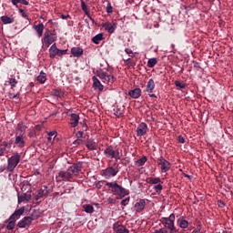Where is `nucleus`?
I'll list each match as a JSON object with an SVG mask.
<instances>
[{
    "mask_svg": "<svg viewBox=\"0 0 233 233\" xmlns=\"http://www.w3.org/2000/svg\"><path fill=\"white\" fill-rule=\"evenodd\" d=\"M157 65V58L153 57L148 59L147 61L148 68H154V66H156Z\"/></svg>",
    "mask_w": 233,
    "mask_h": 233,
    "instance_id": "e433bc0d",
    "label": "nucleus"
},
{
    "mask_svg": "<svg viewBox=\"0 0 233 233\" xmlns=\"http://www.w3.org/2000/svg\"><path fill=\"white\" fill-rule=\"evenodd\" d=\"M47 136L49 137H52L53 136H54V137H57V131L47 132Z\"/></svg>",
    "mask_w": 233,
    "mask_h": 233,
    "instance_id": "5fc2aeb1",
    "label": "nucleus"
},
{
    "mask_svg": "<svg viewBox=\"0 0 233 233\" xmlns=\"http://www.w3.org/2000/svg\"><path fill=\"white\" fill-rule=\"evenodd\" d=\"M58 17L60 18V19H64V20H66V19H70L71 17H70V15H63V14H59L58 15Z\"/></svg>",
    "mask_w": 233,
    "mask_h": 233,
    "instance_id": "603ef678",
    "label": "nucleus"
},
{
    "mask_svg": "<svg viewBox=\"0 0 233 233\" xmlns=\"http://www.w3.org/2000/svg\"><path fill=\"white\" fill-rule=\"evenodd\" d=\"M21 161V155H19V153H15L11 157H9L7 159V167H6V170L7 172H13L14 170H15V167H17V165H19Z\"/></svg>",
    "mask_w": 233,
    "mask_h": 233,
    "instance_id": "20e7f679",
    "label": "nucleus"
},
{
    "mask_svg": "<svg viewBox=\"0 0 233 233\" xmlns=\"http://www.w3.org/2000/svg\"><path fill=\"white\" fill-rule=\"evenodd\" d=\"M59 48H57V46L56 44H53L49 48L50 59H56V56H57Z\"/></svg>",
    "mask_w": 233,
    "mask_h": 233,
    "instance_id": "5701e85b",
    "label": "nucleus"
},
{
    "mask_svg": "<svg viewBox=\"0 0 233 233\" xmlns=\"http://www.w3.org/2000/svg\"><path fill=\"white\" fill-rule=\"evenodd\" d=\"M175 86H177V88H179V90H183V89L187 88V84H185L179 80L175 81Z\"/></svg>",
    "mask_w": 233,
    "mask_h": 233,
    "instance_id": "58836bf2",
    "label": "nucleus"
},
{
    "mask_svg": "<svg viewBox=\"0 0 233 233\" xmlns=\"http://www.w3.org/2000/svg\"><path fill=\"white\" fill-rule=\"evenodd\" d=\"M147 161H148V158H147V157L144 156L141 158L137 159L135 162V165H137V167H143L145 165V163H147Z\"/></svg>",
    "mask_w": 233,
    "mask_h": 233,
    "instance_id": "72a5a7b5",
    "label": "nucleus"
},
{
    "mask_svg": "<svg viewBox=\"0 0 233 233\" xmlns=\"http://www.w3.org/2000/svg\"><path fill=\"white\" fill-rule=\"evenodd\" d=\"M20 96V93H16L15 95H13V96H10V99H19Z\"/></svg>",
    "mask_w": 233,
    "mask_h": 233,
    "instance_id": "338daca9",
    "label": "nucleus"
},
{
    "mask_svg": "<svg viewBox=\"0 0 233 233\" xmlns=\"http://www.w3.org/2000/svg\"><path fill=\"white\" fill-rule=\"evenodd\" d=\"M83 48L81 47H72L71 48V54L73 57H81L83 56Z\"/></svg>",
    "mask_w": 233,
    "mask_h": 233,
    "instance_id": "cd10ccee",
    "label": "nucleus"
},
{
    "mask_svg": "<svg viewBox=\"0 0 233 233\" xmlns=\"http://www.w3.org/2000/svg\"><path fill=\"white\" fill-rule=\"evenodd\" d=\"M130 201V198H127L125 199H123L120 204L123 206V207H127L128 205V202Z\"/></svg>",
    "mask_w": 233,
    "mask_h": 233,
    "instance_id": "09e8293b",
    "label": "nucleus"
},
{
    "mask_svg": "<svg viewBox=\"0 0 233 233\" xmlns=\"http://www.w3.org/2000/svg\"><path fill=\"white\" fill-rule=\"evenodd\" d=\"M106 12L108 14H112V12H114V7H112V4H110V2L107 3Z\"/></svg>",
    "mask_w": 233,
    "mask_h": 233,
    "instance_id": "de8ad7c7",
    "label": "nucleus"
},
{
    "mask_svg": "<svg viewBox=\"0 0 233 233\" xmlns=\"http://www.w3.org/2000/svg\"><path fill=\"white\" fill-rule=\"evenodd\" d=\"M8 224L6 226V229L7 230H14V228H15V221L16 220H14V219H10L8 218Z\"/></svg>",
    "mask_w": 233,
    "mask_h": 233,
    "instance_id": "4c0bfd02",
    "label": "nucleus"
},
{
    "mask_svg": "<svg viewBox=\"0 0 233 233\" xmlns=\"http://www.w3.org/2000/svg\"><path fill=\"white\" fill-rule=\"evenodd\" d=\"M199 232H201V224H198V225L197 226V228H195V229L192 231V233H199Z\"/></svg>",
    "mask_w": 233,
    "mask_h": 233,
    "instance_id": "bf43d9fd",
    "label": "nucleus"
},
{
    "mask_svg": "<svg viewBox=\"0 0 233 233\" xmlns=\"http://www.w3.org/2000/svg\"><path fill=\"white\" fill-rule=\"evenodd\" d=\"M74 147H79V145H83V139L77 138L73 142Z\"/></svg>",
    "mask_w": 233,
    "mask_h": 233,
    "instance_id": "a18cd8bd",
    "label": "nucleus"
},
{
    "mask_svg": "<svg viewBox=\"0 0 233 233\" xmlns=\"http://www.w3.org/2000/svg\"><path fill=\"white\" fill-rule=\"evenodd\" d=\"M102 26L106 30V32H108V34H114V32H116V28H117V25L116 23L113 25L110 23H105Z\"/></svg>",
    "mask_w": 233,
    "mask_h": 233,
    "instance_id": "6ab92c4d",
    "label": "nucleus"
},
{
    "mask_svg": "<svg viewBox=\"0 0 233 233\" xmlns=\"http://www.w3.org/2000/svg\"><path fill=\"white\" fill-rule=\"evenodd\" d=\"M218 207L219 208H225V202L223 200H218Z\"/></svg>",
    "mask_w": 233,
    "mask_h": 233,
    "instance_id": "13d9d810",
    "label": "nucleus"
},
{
    "mask_svg": "<svg viewBox=\"0 0 233 233\" xmlns=\"http://www.w3.org/2000/svg\"><path fill=\"white\" fill-rule=\"evenodd\" d=\"M96 76L97 77H99V79H101V81L106 83V85H113V83H116V77L113 75L103 71V69L96 71Z\"/></svg>",
    "mask_w": 233,
    "mask_h": 233,
    "instance_id": "39448f33",
    "label": "nucleus"
},
{
    "mask_svg": "<svg viewBox=\"0 0 233 233\" xmlns=\"http://www.w3.org/2000/svg\"><path fill=\"white\" fill-rule=\"evenodd\" d=\"M147 132H148V126L147 125V123H140L137 128V137H143V136H146Z\"/></svg>",
    "mask_w": 233,
    "mask_h": 233,
    "instance_id": "ddd939ff",
    "label": "nucleus"
},
{
    "mask_svg": "<svg viewBox=\"0 0 233 233\" xmlns=\"http://www.w3.org/2000/svg\"><path fill=\"white\" fill-rule=\"evenodd\" d=\"M113 110H114V114H115L116 117H123V116L125 114V109L124 108L116 106Z\"/></svg>",
    "mask_w": 233,
    "mask_h": 233,
    "instance_id": "2f4dec72",
    "label": "nucleus"
},
{
    "mask_svg": "<svg viewBox=\"0 0 233 233\" xmlns=\"http://www.w3.org/2000/svg\"><path fill=\"white\" fill-rule=\"evenodd\" d=\"M86 147L88 150H97V145L93 139H87L86 141Z\"/></svg>",
    "mask_w": 233,
    "mask_h": 233,
    "instance_id": "c756f323",
    "label": "nucleus"
},
{
    "mask_svg": "<svg viewBox=\"0 0 233 233\" xmlns=\"http://www.w3.org/2000/svg\"><path fill=\"white\" fill-rule=\"evenodd\" d=\"M34 219H35L34 218V215L25 217L23 219L18 221L17 223L18 228H26V227H30Z\"/></svg>",
    "mask_w": 233,
    "mask_h": 233,
    "instance_id": "f8f14e48",
    "label": "nucleus"
},
{
    "mask_svg": "<svg viewBox=\"0 0 233 233\" xmlns=\"http://www.w3.org/2000/svg\"><path fill=\"white\" fill-rule=\"evenodd\" d=\"M155 88H156V82H154V79L151 78L148 80L144 92H147L148 94L149 97H154L155 99H157V96H156V94H154Z\"/></svg>",
    "mask_w": 233,
    "mask_h": 233,
    "instance_id": "9b49d317",
    "label": "nucleus"
},
{
    "mask_svg": "<svg viewBox=\"0 0 233 233\" xmlns=\"http://www.w3.org/2000/svg\"><path fill=\"white\" fill-rule=\"evenodd\" d=\"M34 86H35V85L34 84V82H30L28 84V86H26V90H28L29 92H32V88H34Z\"/></svg>",
    "mask_w": 233,
    "mask_h": 233,
    "instance_id": "864d4df0",
    "label": "nucleus"
},
{
    "mask_svg": "<svg viewBox=\"0 0 233 233\" xmlns=\"http://www.w3.org/2000/svg\"><path fill=\"white\" fill-rule=\"evenodd\" d=\"M145 207H147V200L144 198L139 199L138 202H137L134 206L135 210L137 214H141L143 210H145Z\"/></svg>",
    "mask_w": 233,
    "mask_h": 233,
    "instance_id": "4468645a",
    "label": "nucleus"
},
{
    "mask_svg": "<svg viewBox=\"0 0 233 233\" xmlns=\"http://www.w3.org/2000/svg\"><path fill=\"white\" fill-rule=\"evenodd\" d=\"M154 190L155 192H157V194H161V192L163 191V185H161V183L157 184L156 186H154Z\"/></svg>",
    "mask_w": 233,
    "mask_h": 233,
    "instance_id": "a19ab883",
    "label": "nucleus"
},
{
    "mask_svg": "<svg viewBox=\"0 0 233 233\" xmlns=\"http://www.w3.org/2000/svg\"><path fill=\"white\" fill-rule=\"evenodd\" d=\"M106 187H107L108 190H110L111 194L114 196H119V198H125V196H128L130 192L119 184L116 181L115 182H107L105 181Z\"/></svg>",
    "mask_w": 233,
    "mask_h": 233,
    "instance_id": "f257e3e1",
    "label": "nucleus"
},
{
    "mask_svg": "<svg viewBox=\"0 0 233 233\" xmlns=\"http://www.w3.org/2000/svg\"><path fill=\"white\" fill-rule=\"evenodd\" d=\"M83 208L86 214H94V206L86 204L83 206Z\"/></svg>",
    "mask_w": 233,
    "mask_h": 233,
    "instance_id": "c9c22d12",
    "label": "nucleus"
},
{
    "mask_svg": "<svg viewBox=\"0 0 233 233\" xmlns=\"http://www.w3.org/2000/svg\"><path fill=\"white\" fill-rule=\"evenodd\" d=\"M125 52L129 56V57H134V51H132V49L126 48Z\"/></svg>",
    "mask_w": 233,
    "mask_h": 233,
    "instance_id": "3c124183",
    "label": "nucleus"
},
{
    "mask_svg": "<svg viewBox=\"0 0 233 233\" xmlns=\"http://www.w3.org/2000/svg\"><path fill=\"white\" fill-rule=\"evenodd\" d=\"M17 79L15 78H9L8 85L11 86V90H14L15 86H17Z\"/></svg>",
    "mask_w": 233,
    "mask_h": 233,
    "instance_id": "ea45409f",
    "label": "nucleus"
},
{
    "mask_svg": "<svg viewBox=\"0 0 233 233\" xmlns=\"http://www.w3.org/2000/svg\"><path fill=\"white\" fill-rule=\"evenodd\" d=\"M33 28L36 31L38 37H43V32L45 31V25L43 23L35 25Z\"/></svg>",
    "mask_w": 233,
    "mask_h": 233,
    "instance_id": "393cba45",
    "label": "nucleus"
},
{
    "mask_svg": "<svg viewBox=\"0 0 233 233\" xmlns=\"http://www.w3.org/2000/svg\"><path fill=\"white\" fill-rule=\"evenodd\" d=\"M157 163L158 167H160V171L162 174H166V172H168L170 168H172V164L168 162L163 156H160L157 159Z\"/></svg>",
    "mask_w": 233,
    "mask_h": 233,
    "instance_id": "0eeeda50",
    "label": "nucleus"
},
{
    "mask_svg": "<svg viewBox=\"0 0 233 233\" xmlns=\"http://www.w3.org/2000/svg\"><path fill=\"white\" fill-rule=\"evenodd\" d=\"M119 173V164L114 163L113 167H108L103 170V176L106 179L109 177H116Z\"/></svg>",
    "mask_w": 233,
    "mask_h": 233,
    "instance_id": "423d86ee",
    "label": "nucleus"
},
{
    "mask_svg": "<svg viewBox=\"0 0 233 233\" xmlns=\"http://www.w3.org/2000/svg\"><path fill=\"white\" fill-rule=\"evenodd\" d=\"M81 8L83 12L86 14L87 17H90V10H88V6L85 3V0H81Z\"/></svg>",
    "mask_w": 233,
    "mask_h": 233,
    "instance_id": "473e14b6",
    "label": "nucleus"
},
{
    "mask_svg": "<svg viewBox=\"0 0 233 233\" xmlns=\"http://www.w3.org/2000/svg\"><path fill=\"white\" fill-rule=\"evenodd\" d=\"M42 41H43L45 46H46V48H48L50 46V45H52L53 43H56V41H57V32H56V30H53V32H51L50 30L46 31Z\"/></svg>",
    "mask_w": 233,
    "mask_h": 233,
    "instance_id": "7ed1b4c3",
    "label": "nucleus"
},
{
    "mask_svg": "<svg viewBox=\"0 0 233 233\" xmlns=\"http://www.w3.org/2000/svg\"><path fill=\"white\" fill-rule=\"evenodd\" d=\"M32 195L28 193H18V203H25V201H30Z\"/></svg>",
    "mask_w": 233,
    "mask_h": 233,
    "instance_id": "b1692460",
    "label": "nucleus"
},
{
    "mask_svg": "<svg viewBox=\"0 0 233 233\" xmlns=\"http://www.w3.org/2000/svg\"><path fill=\"white\" fill-rule=\"evenodd\" d=\"M18 12L22 15V17H24L25 19H28V15L26 14V12H25V9H19Z\"/></svg>",
    "mask_w": 233,
    "mask_h": 233,
    "instance_id": "49530a36",
    "label": "nucleus"
},
{
    "mask_svg": "<svg viewBox=\"0 0 233 233\" xmlns=\"http://www.w3.org/2000/svg\"><path fill=\"white\" fill-rule=\"evenodd\" d=\"M3 25H12V23H15V18L11 15V16H8V15H3L0 17Z\"/></svg>",
    "mask_w": 233,
    "mask_h": 233,
    "instance_id": "a878e982",
    "label": "nucleus"
},
{
    "mask_svg": "<svg viewBox=\"0 0 233 233\" xmlns=\"http://www.w3.org/2000/svg\"><path fill=\"white\" fill-rule=\"evenodd\" d=\"M15 145H16L18 148H25V137L23 135H19L15 137Z\"/></svg>",
    "mask_w": 233,
    "mask_h": 233,
    "instance_id": "aec40b11",
    "label": "nucleus"
},
{
    "mask_svg": "<svg viewBox=\"0 0 233 233\" xmlns=\"http://www.w3.org/2000/svg\"><path fill=\"white\" fill-rule=\"evenodd\" d=\"M67 170L69 171V174H71V177H77L79 172L83 170V162L74 163L67 168Z\"/></svg>",
    "mask_w": 233,
    "mask_h": 233,
    "instance_id": "9d476101",
    "label": "nucleus"
},
{
    "mask_svg": "<svg viewBox=\"0 0 233 233\" xmlns=\"http://www.w3.org/2000/svg\"><path fill=\"white\" fill-rule=\"evenodd\" d=\"M47 188H48V187L44 186V189L41 188L38 190V193L35 197V201H39V199H41V198H46V196H48Z\"/></svg>",
    "mask_w": 233,
    "mask_h": 233,
    "instance_id": "a211bd4d",
    "label": "nucleus"
},
{
    "mask_svg": "<svg viewBox=\"0 0 233 233\" xmlns=\"http://www.w3.org/2000/svg\"><path fill=\"white\" fill-rule=\"evenodd\" d=\"M113 230H115L116 233H130V230H128V228L122 224H119V222L113 225Z\"/></svg>",
    "mask_w": 233,
    "mask_h": 233,
    "instance_id": "2eb2a0df",
    "label": "nucleus"
},
{
    "mask_svg": "<svg viewBox=\"0 0 233 233\" xmlns=\"http://www.w3.org/2000/svg\"><path fill=\"white\" fill-rule=\"evenodd\" d=\"M105 39V34L103 33H99L96 35H95L91 41L92 43H94V45H99V43H101V41H103Z\"/></svg>",
    "mask_w": 233,
    "mask_h": 233,
    "instance_id": "c85d7f7f",
    "label": "nucleus"
},
{
    "mask_svg": "<svg viewBox=\"0 0 233 233\" xmlns=\"http://www.w3.org/2000/svg\"><path fill=\"white\" fill-rule=\"evenodd\" d=\"M0 146H1L2 147L5 148V150H6V148H7L8 150H10V148H12V143H8L7 141L2 142V143L0 144Z\"/></svg>",
    "mask_w": 233,
    "mask_h": 233,
    "instance_id": "37998d69",
    "label": "nucleus"
},
{
    "mask_svg": "<svg viewBox=\"0 0 233 233\" xmlns=\"http://www.w3.org/2000/svg\"><path fill=\"white\" fill-rule=\"evenodd\" d=\"M175 221H176V215L174 213L170 214L168 218L164 217L160 218V222L165 227V228H167V229L176 227Z\"/></svg>",
    "mask_w": 233,
    "mask_h": 233,
    "instance_id": "1a4fd4ad",
    "label": "nucleus"
},
{
    "mask_svg": "<svg viewBox=\"0 0 233 233\" xmlns=\"http://www.w3.org/2000/svg\"><path fill=\"white\" fill-rule=\"evenodd\" d=\"M104 155L106 157H109L110 159H115L116 161H119L123 157V153L119 151V147L116 146H106V149L104 150Z\"/></svg>",
    "mask_w": 233,
    "mask_h": 233,
    "instance_id": "f03ea898",
    "label": "nucleus"
},
{
    "mask_svg": "<svg viewBox=\"0 0 233 233\" xmlns=\"http://www.w3.org/2000/svg\"><path fill=\"white\" fill-rule=\"evenodd\" d=\"M68 49H58L57 56L62 57V56H66Z\"/></svg>",
    "mask_w": 233,
    "mask_h": 233,
    "instance_id": "c03bdc74",
    "label": "nucleus"
},
{
    "mask_svg": "<svg viewBox=\"0 0 233 233\" xmlns=\"http://www.w3.org/2000/svg\"><path fill=\"white\" fill-rule=\"evenodd\" d=\"M79 115L76 114V113H72L70 115V122L69 124L71 125L72 128H76V127H77V125H79Z\"/></svg>",
    "mask_w": 233,
    "mask_h": 233,
    "instance_id": "f3484780",
    "label": "nucleus"
},
{
    "mask_svg": "<svg viewBox=\"0 0 233 233\" xmlns=\"http://www.w3.org/2000/svg\"><path fill=\"white\" fill-rule=\"evenodd\" d=\"M36 81H38L40 85H45V83H46V73L41 71L39 76L36 77Z\"/></svg>",
    "mask_w": 233,
    "mask_h": 233,
    "instance_id": "7c9ffc66",
    "label": "nucleus"
},
{
    "mask_svg": "<svg viewBox=\"0 0 233 233\" xmlns=\"http://www.w3.org/2000/svg\"><path fill=\"white\" fill-rule=\"evenodd\" d=\"M53 96H55L56 97H61V91L55 89L52 91Z\"/></svg>",
    "mask_w": 233,
    "mask_h": 233,
    "instance_id": "8fccbe9b",
    "label": "nucleus"
},
{
    "mask_svg": "<svg viewBox=\"0 0 233 233\" xmlns=\"http://www.w3.org/2000/svg\"><path fill=\"white\" fill-rule=\"evenodd\" d=\"M93 88H95V90H99V92H103L105 88L103 84H101V81H99L96 76H93Z\"/></svg>",
    "mask_w": 233,
    "mask_h": 233,
    "instance_id": "412c9836",
    "label": "nucleus"
},
{
    "mask_svg": "<svg viewBox=\"0 0 233 233\" xmlns=\"http://www.w3.org/2000/svg\"><path fill=\"white\" fill-rule=\"evenodd\" d=\"M168 230H169V233H179L177 228H176V226H173V228H169Z\"/></svg>",
    "mask_w": 233,
    "mask_h": 233,
    "instance_id": "6e6d98bb",
    "label": "nucleus"
},
{
    "mask_svg": "<svg viewBox=\"0 0 233 233\" xmlns=\"http://www.w3.org/2000/svg\"><path fill=\"white\" fill-rule=\"evenodd\" d=\"M84 135H85V132H83V131H78V132L76 134V137H77V139H81V137H83Z\"/></svg>",
    "mask_w": 233,
    "mask_h": 233,
    "instance_id": "4d7b16f0",
    "label": "nucleus"
},
{
    "mask_svg": "<svg viewBox=\"0 0 233 233\" xmlns=\"http://www.w3.org/2000/svg\"><path fill=\"white\" fill-rule=\"evenodd\" d=\"M23 214H25V207H22L18 209H15V212L9 217V219H14L15 221H17Z\"/></svg>",
    "mask_w": 233,
    "mask_h": 233,
    "instance_id": "dca6fc26",
    "label": "nucleus"
},
{
    "mask_svg": "<svg viewBox=\"0 0 233 233\" xmlns=\"http://www.w3.org/2000/svg\"><path fill=\"white\" fill-rule=\"evenodd\" d=\"M18 130L19 132H21L20 135L25 136V132H26V127L25 126V124H18Z\"/></svg>",
    "mask_w": 233,
    "mask_h": 233,
    "instance_id": "79ce46f5",
    "label": "nucleus"
},
{
    "mask_svg": "<svg viewBox=\"0 0 233 233\" xmlns=\"http://www.w3.org/2000/svg\"><path fill=\"white\" fill-rule=\"evenodd\" d=\"M56 183H63V181H72V179H74V177L72 176V174H70V171L67 169L66 171H59L58 175L56 177Z\"/></svg>",
    "mask_w": 233,
    "mask_h": 233,
    "instance_id": "6e6552de",
    "label": "nucleus"
},
{
    "mask_svg": "<svg viewBox=\"0 0 233 233\" xmlns=\"http://www.w3.org/2000/svg\"><path fill=\"white\" fill-rule=\"evenodd\" d=\"M82 132H86V130H88V125H86V123L82 124Z\"/></svg>",
    "mask_w": 233,
    "mask_h": 233,
    "instance_id": "69168bd1",
    "label": "nucleus"
},
{
    "mask_svg": "<svg viewBox=\"0 0 233 233\" xmlns=\"http://www.w3.org/2000/svg\"><path fill=\"white\" fill-rule=\"evenodd\" d=\"M194 63V68L196 70H200L201 69V66H199V63L196 62V61H193Z\"/></svg>",
    "mask_w": 233,
    "mask_h": 233,
    "instance_id": "052dcab7",
    "label": "nucleus"
},
{
    "mask_svg": "<svg viewBox=\"0 0 233 233\" xmlns=\"http://www.w3.org/2000/svg\"><path fill=\"white\" fill-rule=\"evenodd\" d=\"M29 137H35V131H31L28 134Z\"/></svg>",
    "mask_w": 233,
    "mask_h": 233,
    "instance_id": "774afa93",
    "label": "nucleus"
},
{
    "mask_svg": "<svg viewBox=\"0 0 233 233\" xmlns=\"http://www.w3.org/2000/svg\"><path fill=\"white\" fill-rule=\"evenodd\" d=\"M128 95L132 99H139V97H141V88L137 87L133 90H129Z\"/></svg>",
    "mask_w": 233,
    "mask_h": 233,
    "instance_id": "4be33fe9",
    "label": "nucleus"
},
{
    "mask_svg": "<svg viewBox=\"0 0 233 233\" xmlns=\"http://www.w3.org/2000/svg\"><path fill=\"white\" fill-rule=\"evenodd\" d=\"M107 203H108V205H114V204H116V199H114L112 198H108Z\"/></svg>",
    "mask_w": 233,
    "mask_h": 233,
    "instance_id": "0e129e2a",
    "label": "nucleus"
},
{
    "mask_svg": "<svg viewBox=\"0 0 233 233\" xmlns=\"http://www.w3.org/2000/svg\"><path fill=\"white\" fill-rule=\"evenodd\" d=\"M177 141H178V143H181L182 145H184L185 137H183V136H178Z\"/></svg>",
    "mask_w": 233,
    "mask_h": 233,
    "instance_id": "e2e57ef3",
    "label": "nucleus"
},
{
    "mask_svg": "<svg viewBox=\"0 0 233 233\" xmlns=\"http://www.w3.org/2000/svg\"><path fill=\"white\" fill-rule=\"evenodd\" d=\"M177 225H178V227L180 228H187L189 223L187 222V219H185V217H180L177 220Z\"/></svg>",
    "mask_w": 233,
    "mask_h": 233,
    "instance_id": "bb28decb",
    "label": "nucleus"
},
{
    "mask_svg": "<svg viewBox=\"0 0 233 233\" xmlns=\"http://www.w3.org/2000/svg\"><path fill=\"white\" fill-rule=\"evenodd\" d=\"M5 152H6V148L3 147V146H0V157L5 156Z\"/></svg>",
    "mask_w": 233,
    "mask_h": 233,
    "instance_id": "680f3d73",
    "label": "nucleus"
},
{
    "mask_svg": "<svg viewBox=\"0 0 233 233\" xmlns=\"http://www.w3.org/2000/svg\"><path fill=\"white\" fill-rule=\"evenodd\" d=\"M147 179H148L147 183H149V185H159V183H163L161 181V178L159 177H149Z\"/></svg>",
    "mask_w": 233,
    "mask_h": 233,
    "instance_id": "f704fd0d",
    "label": "nucleus"
}]
</instances>
